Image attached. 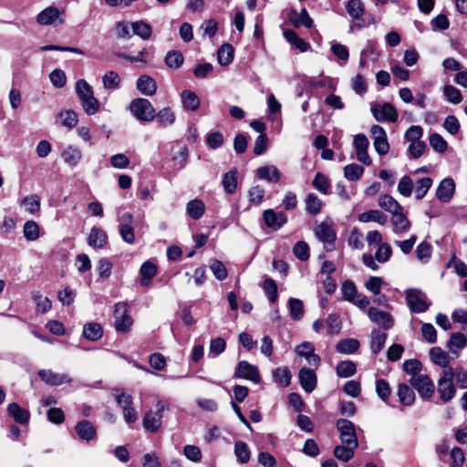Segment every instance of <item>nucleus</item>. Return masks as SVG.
Returning <instances> with one entry per match:
<instances>
[{
  "label": "nucleus",
  "instance_id": "473e14b6",
  "mask_svg": "<svg viewBox=\"0 0 467 467\" xmlns=\"http://www.w3.org/2000/svg\"><path fill=\"white\" fill-rule=\"evenodd\" d=\"M83 336L89 341H97L103 336V329L99 323L89 322L83 327Z\"/></svg>",
  "mask_w": 467,
  "mask_h": 467
},
{
  "label": "nucleus",
  "instance_id": "4468645a",
  "mask_svg": "<svg viewBox=\"0 0 467 467\" xmlns=\"http://www.w3.org/2000/svg\"><path fill=\"white\" fill-rule=\"evenodd\" d=\"M314 232L317 238L324 244V248L327 251H329L334 247V242L337 235L336 232L328 223H321L317 224L315 227Z\"/></svg>",
  "mask_w": 467,
  "mask_h": 467
},
{
  "label": "nucleus",
  "instance_id": "4be33fe9",
  "mask_svg": "<svg viewBox=\"0 0 467 467\" xmlns=\"http://www.w3.org/2000/svg\"><path fill=\"white\" fill-rule=\"evenodd\" d=\"M137 88L145 96H152L156 93L157 83L151 77L142 75L137 80Z\"/></svg>",
  "mask_w": 467,
  "mask_h": 467
},
{
  "label": "nucleus",
  "instance_id": "6e6552de",
  "mask_svg": "<svg viewBox=\"0 0 467 467\" xmlns=\"http://www.w3.org/2000/svg\"><path fill=\"white\" fill-rule=\"evenodd\" d=\"M336 426L339 431L341 443L350 446H358L355 425L352 421L347 419H338L336 422Z\"/></svg>",
  "mask_w": 467,
  "mask_h": 467
},
{
  "label": "nucleus",
  "instance_id": "1a4fd4ad",
  "mask_svg": "<svg viewBox=\"0 0 467 467\" xmlns=\"http://www.w3.org/2000/svg\"><path fill=\"white\" fill-rule=\"evenodd\" d=\"M156 407L157 410L155 412L151 410L146 412L142 420L143 427L150 432H156L160 429L162 412L168 410V406L161 400L157 402Z\"/></svg>",
  "mask_w": 467,
  "mask_h": 467
},
{
  "label": "nucleus",
  "instance_id": "dca6fc26",
  "mask_svg": "<svg viewBox=\"0 0 467 467\" xmlns=\"http://www.w3.org/2000/svg\"><path fill=\"white\" fill-rule=\"evenodd\" d=\"M368 317L372 322L382 327L385 330H389L394 326V319L392 316L389 313L376 307H369L368 309Z\"/></svg>",
  "mask_w": 467,
  "mask_h": 467
},
{
  "label": "nucleus",
  "instance_id": "7c9ffc66",
  "mask_svg": "<svg viewBox=\"0 0 467 467\" xmlns=\"http://www.w3.org/2000/svg\"><path fill=\"white\" fill-rule=\"evenodd\" d=\"M284 36L293 47L297 48L301 52H306L311 47L309 43L299 37L293 30H285Z\"/></svg>",
  "mask_w": 467,
  "mask_h": 467
},
{
  "label": "nucleus",
  "instance_id": "4c0bfd02",
  "mask_svg": "<svg viewBox=\"0 0 467 467\" xmlns=\"http://www.w3.org/2000/svg\"><path fill=\"white\" fill-rule=\"evenodd\" d=\"M61 157L65 163L71 167H75L80 161L82 154L79 149L68 146L63 150Z\"/></svg>",
  "mask_w": 467,
  "mask_h": 467
},
{
  "label": "nucleus",
  "instance_id": "7ed1b4c3",
  "mask_svg": "<svg viewBox=\"0 0 467 467\" xmlns=\"http://www.w3.org/2000/svg\"><path fill=\"white\" fill-rule=\"evenodd\" d=\"M129 109L140 121L150 122L155 119V109L147 99H134L130 103Z\"/></svg>",
  "mask_w": 467,
  "mask_h": 467
},
{
  "label": "nucleus",
  "instance_id": "58836bf2",
  "mask_svg": "<svg viewBox=\"0 0 467 467\" xmlns=\"http://www.w3.org/2000/svg\"><path fill=\"white\" fill-rule=\"evenodd\" d=\"M379 205L391 214L402 211V206L390 195H382L379 198Z\"/></svg>",
  "mask_w": 467,
  "mask_h": 467
},
{
  "label": "nucleus",
  "instance_id": "e2e57ef3",
  "mask_svg": "<svg viewBox=\"0 0 467 467\" xmlns=\"http://www.w3.org/2000/svg\"><path fill=\"white\" fill-rule=\"evenodd\" d=\"M103 87L106 89H115L119 88L120 78L115 71H108L102 77Z\"/></svg>",
  "mask_w": 467,
  "mask_h": 467
},
{
  "label": "nucleus",
  "instance_id": "423d86ee",
  "mask_svg": "<svg viewBox=\"0 0 467 467\" xmlns=\"http://www.w3.org/2000/svg\"><path fill=\"white\" fill-rule=\"evenodd\" d=\"M65 11L54 5L42 10L36 16V22L41 26H58L65 22Z\"/></svg>",
  "mask_w": 467,
  "mask_h": 467
},
{
  "label": "nucleus",
  "instance_id": "8fccbe9b",
  "mask_svg": "<svg viewBox=\"0 0 467 467\" xmlns=\"http://www.w3.org/2000/svg\"><path fill=\"white\" fill-rule=\"evenodd\" d=\"M415 252L418 260L422 264H427L430 261L432 254L431 244L426 241H423L419 244Z\"/></svg>",
  "mask_w": 467,
  "mask_h": 467
},
{
  "label": "nucleus",
  "instance_id": "6ab92c4d",
  "mask_svg": "<svg viewBox=\"0 0 467 467\" xmlns=\"http://www.w3.org/2000/svg\"><path fill=\"white\" fill-rule=\"evenodd\" d=\"M299 381L303 389L311 393L317 388V375L311 368H302L298 373Z\"/></svg>",
  "mask_w": 467,
  "mask_h": 467
},
{
  "label": "nucleus",
  "instance_id": "09e8293b",
  "mask_svg": "<svg viewBox=\"0 0 467 467\" xmlns=\"http://www.w3.org/2000/svg\"><path fill=\"white\" fill-rule=\"evenodd\" d=\"M289 314L293 320H300L304 315V305L300 299L289 298L288 300Z\"/></svg>",
  "mask_w": 467,
  "mask_h": 467
},
{
  "label": "nucleus",
  "instance_id": "ddd939ff",
  "mask_svg": "<svg viewBox=\"0 0 467 467\" xmlns=\"http://www.w3.org/2000/svg\"><path fill=\"white\" fill-rule=\"evenodd\" d=\"M118 222H119V231L121 239L129 244H134L135 234H134V228L132 226V223H133L132 214L130 213H125L119 217Z\"/></svg>",
  "mask_w": 467,
  "mask_h": 467
},
{
  "label": "nucleus",
  "instance_id": "4d7b16f0",
  "mask_svg": "<svg viewBox=\"0 0 467 467\" xmlns=\"http://www.w3.org/2000/svg\"><path fill=\"white\" fill-rule=\"evenodd\" d=\"M466 337L461 332H456L451 335L450 339L447 343V347L450 348L451 352L456 353L453 350V348L462 349L466 346Z\"/></svg>",
  "mask_w": 467,
  "mask_h": 467
},
{
  "label": "nucleus",
  "instance_id": "5fc2aeb1",
  "mask_svg": "<svg viewBox=\"0 0 467 467\" xmlns=\"http://www.w3.org/2000/svg\"><path fill=\"white\" fill-rule=\"evenodd\" d=\"M273 378L275 382L286 387L290 384L291 373L287 368H277L273 371Z\"/></svg>",
  "mask_w": 467,
  "mask_h": 467
},
{
  "label": "nucleus",
  "instance_id": "a19ab883",
  "mask_svg": "<svg viewBox=\"0 0 467 467\" xmlns=\"http://www.w3.org/2000/svg\"><path fill=\"white\" fill-rule=\"evenodd\" d=\"M183 107L189 110L194 111L200 106V99L198 96L191 90H184L181 95Z\"/></svg>",
  "mask_w": 467,
  "mask_h": 467
},
{
  "label": "nucleus",
  "instance_id": "338daca9",
  "mask_svg": "<svg viewBox=\"0 0 467 467\" xmlns=\"http://www.w3.org/2000/svg\"><path fill=\"white\" fill-rule=\"evenodd\" d=\"M443 94L446 99L452 104H459L462 100L461 91L451 85H446L443 88Z\"/></svg>",
  "mask_w": 467,
  "mask_h": 467
},
{
  "label": "nucleus",
  "instance_id": "a211bd4d",
  "mask_svg": "<svg viewBox=\"0 0 467 467\" xmlns=\"http://www.w3.org/2000/svg\"><path fill=\"white\" fill-rule=\"evenodd\" d=\"M38 376L41 380L49 386H59L72 381L71 378L67 374L56 373L50 369L39 370Z\"/></svg>",
  "mask_w": 467,
  "mask_h": 467
},
{
  "label": "nucleus",
  "instance_id": "a18cd8bd",
  "mask_svg": "<svg viewBox=\"0 0 467 467\" xmlns=\"http://www.w3.org/2000/svg\"><path fill=\"white\" fill-rule=\"evenodd\" d=\"M155 119L161 127H168L174 123L175 114L170 108H164L158 113L155 112Z\"/></svg>",
  "mask_w": 467,
  "mask_h": 467
},
{
  "label": "nucleus",
  "instance_id": "c756f323",
  "mask_svg": "<svg viewBox=\"0 0 467 467\" xmlns=\"http://www.w3.org/2000/svg\"><path fill=\"white\" fill-rule=\"evenodd\" d=\"M360 344L356 338H346L339 340L336 345V350L344 355H350L358 351Z\"/></svg>",
  "mask_w": 467,
  "mask_h": 467
},
{
  "label": "nucleus",
  "instance_id": "864d4df0",
  "mask_svg": "<svg viewBox=\"0 0 467 467\" xmlns=\"http://www.w3.org/2000/svg\"><path fill=\"white\" fill-rule=\"evenodd\" d=\"M432 185V180L430 177L420 178L416 182L415 198L421 200Z\"/></svg>",
  "mask_w": 467,
  "mask_h": 467
},
{
  "label": "nucleus",
  "instance_id": "f03ea898",
  "mask_svg": "<svg viewBox=\"0 0 467 467\" xmlns=\"http://www.w3.org/2000/svg\"><path fill=\"white\" fill-rule=\"evenodd\" d=\"M437 391L443 403L451 401L456 394V388L453 383V368L444 369L437 382Z\"/></svg>",
  "mask_w": 467,
  "mask_h": 467
},
{
  "label": "nucleus",
  "instance_id": "c85d7f7f",
  "mask_svg": "<svg viewBox=\"0 0 467 467\" xmlns=\"http://www.w3.org/2000/svg\"><path fill=\"white\" fill-rule=\"evenodd\" d=\"M361 223L376 222L380 225H385L388 222L387 215L379 210H369L358 215Z\"/></svg>",
  "mask_w": 467,
  "mask_h": 467
},
{
  "label": "nucleus",
  "instance_id": "f3484780",
  "mask_svg": "<svg viewBox=\"0 0 467 467\" xmlns=\"http://www.w3.org/2000/svg\"><path fill=\"white\" fill-rule=\"evenodd\" d=\"M347 11L351 16L355 26L362 28L366 26L363 18L365 9L360 0H348L347 3Z\"/></svg>",
  "mask_w": 467,
  "mask_h": 467
},
{
  "label": "nucleus",
  "instance_id": "e433bc0d",
  "mask_svg": "<svg viewBox=\"0 0 467 467\" xmlns=\"http://www.w3.org/2000/svg\"><path fill=\"white\" fill-rule=\"evenodd\" d=\"M187 214L193 220H199L205 212V205L202 201L194 199L186 205Z\"/></svg>",
  "mask_w": 467,
  "mask_h": 467
},
{
  "label": "nucleus",
  "instance_id": "f704fd0d",
  "mask_svg": "<svg viewBox=\"0 0 467 467\" xmlns=\"http://www.w3.org/2000/svg\"><path fill=\"white\" fill-rule=\"evenodd\" d=\"M358 446L348 444L337 445L333 450L334 456L344 462H349L354 457V451Z\"/></svg>",
  "mask_w": 467,
  "mask_h": 467
},
{
  "label": "nucleus",
  "instance_id": "2eb2a0df",
  "mask_svg": "<svg viewBox=\"0 0 467 467\" xmlns=\"http://www.w3.org/2000/svg\"><path fill=\"white\" fill-rule=\"evenodd\" d=\"M263 219L265 225L275 231L282 228L287 222V216L285 213L275 212L273 209L264 211Z\"/></svg>",
  "mask_w": 467,
  "mask_h": 467
},
{
  "label": "nucleus",
  "instance_id": "39448f33",
  "mask_svg": "<svg viewBox=\"0 0 467 467\" xmlns=\"http://www.w3.org/2000/svg\"><path fill=\"white\" fill-rule=\"evenodd\" d=\"M406 302L413 313H423L429 309L430 304L426 301L423 292L418 288H409L405 291Z\"/></svg>",
  "mask_w": 467,
  "mask_h": 467
},
{
  "label": "nucleus",
  "instance_id": "5701e85b",
  "mask_svg": "<svg viewBox=\"0 0 467 467\" xmlns=\"http://www.w3.org/2000/svg\"><path fill=\"white\" fill-rule=\"evenodd\" d=\"M391 224L395 234L405 233L410 228V222L403 213V210L392 214Z\"/></svg>",
  "mask_w": 467,
  "mask_h": 467
},
{
  "label": "nucleus",
  "instance_id": "b1692460",
  "mask_svg": "<svg viewBox=\"0 0 467 467\" xmlns=\"http://www.w3.org/2000/svg\"><path fill=\"white\" fill-rule=\"evenodd\" d=\"M108 242L106 232L99 227L93 226L88 237V243L94 248H102Z\"/></svg>",
  "mask_w": 467,
  "mask_h": 467
},
{
  "label": "nucleus",
  "instance_id": "c03bdc74",
  "mask_svg": "<svg viewBox=\"0 0 467 467\" xmlns=\"http://www.w3.org/2000/svg\"><path fill=\"white\" fill-rule=\"evenodd\" d=\"M218 63L221 66H227L234 59V47L230 44H223L217 51Z\"/></svg>",
  "mask_w": 467,
  "mask_h": 467
},
{
  "label": "nucleus",
  "instance_id": "72a5a7b5",
  "mask_svg": "<svg viewBox=\"0 0 467 467\" xmlns=\"http://www.w3.org/2000/svg\"><path fill=\"white\" fill-rule=\"evenodd\" d=\"M305 204L306 213L311 215L318 214L323 207V202L314 192H310L306 195Z\"/></svg>",
  "mask_w": 467,
  "mask_h": 467
},
{
  "label": "nucleus",
  "instance_id": "f8f14e48",
  "mask_svg": "<svg viewBox=\"0 0 467 467\" xmlns=\"http://www.w3.org/2000/svg\"><path fill=\"white\" fill-rule=\"evenodd\" d=\"M234 377L236 379L251 380L256 384L260 383L261 381L258 368L245 360H242L237 364Z\"/></svg>",
  "mask_w": 467,
  "mask_h": 467
},
{
  "label": "nucleus",
  "instance_id": "69168bd1",
  "mask_svg": "<svg viewBox=\"0 0 467 467\" xmlns=\"http://www.w3.org/2000/svg\"><path fill=\"white\" fill-rule=\"evenodd\" d=\"M21 204L26 208V210L30 213H35L40 209V198L36 194H31L26 196Z\"/></svg>",
  "mask_w": 467,
  "mask_h": 467
},
{
  "label": "nucleus",
  "instance_id": "37998d69",
  "mask_svg": "<svg viewBox=\"0 0 467 467\" xmlns=\"http://www.w3.org/2000/svg\"><path fill=\"white\" fill-rule=\"evenodd\" d=\"M234 454L237 462L244 464L250 461L251 451L244 441H238L234 444Z\"/></svg>",
  "mask_w": 467,
  "mask_h": 467
},
{
  "label": "nucleus",
  "instance_id": "20e7f679",
  "mask_svg": "<svg viewBox=\"0 0 467 467\" xmlns=\"http://www.w3.org/2000/svg\"><path fill=\"white\" fill-rule=\"evenodd\" d=\"M343 299L352 303L358 307L364 309L369 305V299L367 296L358 292L356 285L351 280H346L341 285Z\"/></svg>",
  "mask_w": 467,
  "mask_h": 467
},
{
  "label": "nucleus",
  "instance_id": "393cba45",
  "mask_svg": "<svg viewBox=\"0 0 467 467\" xmlns=\"http://www.w3.org/2000/svg\"><path fill=\"white\" fill-rule=\"evenodd\" d=\"M8 415L11 416L17 423H27L30 418L28 410L21 408L17 403L12 402L7 406Z\"/></svg>",
  "mask_w": 467,
  "mask_h": 467
},
{
  "label": "nucleus",
  "instance_id": "f257e3e1",
  "mask_svg": "<svg viewBox=\"0 0 467 467\" xmlns=\"http://www.w3.org/2000/svg\"><path fill=\"white\" fill-rule=\"evenodd\" d=\"M76 92L81 106L88 115H94L99 109V102L95 98L92 87L85 80L78 79L76 83Z\"/></svg>",
  "mask_w": 467,
  "mask_h": 467
},
{
  "label": "nucleus",
  "instance_id": "6e6d98bb",
  "mask_svg": "<svg viewBox=\"0 0 467 467\" xmlns=\"http://www.w3.org/2000/svg\"><path fill=\"white\" fill-rule=\"evenodd\" d=\"M313 186L324 194H327L330 189V182L325 174L317 172L312 182Z\"/></svg>",
  "mask_w": 467,
  "mask_h": 467
},
{
  "label": "nucleus",
  "instance_id": "bb28decb",
  "mask_svg": "<svg viewBox=\"0 0 467 467\" xmlns=\"http://www.w3.org/2000/svg\"><path fill=\"white\" fill-rule=\"evenodd\" d=\"M430 358L431 360L435 364L438 365L444 369H447L450 364V357L449 355L441 348L434 347L430 349Z\"/></svg>",
  "mask_w": 467,
  "mask_h": 467
},
{
  "label": "nucleus",
  "instance_id": "2f4dec72",
  "mask_svg": "<svg viewBox=\"0 0 467 467\" xmlns=\"http://www.w3.org/2000/svg\"><path fill=\"white\" fill-rule=\"evenodd\" d=\"M256 175L269 182H277L280 179V171L275 166H262L257 169Z\"/></svg>",
  "mask_w": 467,
  "mask_h": 467
},
{
  "label": "nucleus",
  "instance_id": "0e129e2a",
  "mask_svg": "<svg viewBox=\"0 0 467 467\" xmlns=\"http://www.w3.org/2000/svg\"><path fill=\"white\" fill-rule=\"evenodd\" d=\"M24 236L28 241H35L39 237L38 224L34 221H27L24 224Z\"/></svg>",
  "mask_w": 467,
  "mask_h": 467
},
{
  "label": "nucleus",
  "instance_id": "ea45409f",
  "mask_svg": "<svg viewBox=\"0 0 467 467\" xmlns=\"http://www.w3.org/2000/svg\"><path fill=\"white\" fill-rule=\"evenodd\" d=\"M157 273L156 265L151 262H145L142 264L140 269V274L141 275L140 285H148L150 280L154 277Z\"/></svg>",
  "mask_w": 467,
  "mask_h": 467
},
{
  "label": "nucleus",
  "instance_id": "9d476101",
  "mask_svg": "<svg viewBox=\"0 0 467 467\" xmlns=\"http://www.w3.org/2000/svg\"><path fill=\"white\" fill-rule=\"evenodd\" d=\"M410 383L422 399H431L435 391V385L428 375L420 374L410 379Z\"/></svg>",
  "mask_w": 467,
  "mask_h": 467
},
{
  "label": "nucleus",
  "instance_id": "603ef678",
  "mask_svg": "<svg viewBox=\"0 0 467 467\" xmlns=\"http://www.w3.org/2000/svg\"><path fill=\"white\" fill-rule=\"evenodd\" d=\"M364 168L358 164L352 163L344 167V176L351 182H356L361 178Z\"/></svg>",
  "mask_w": 467,
  "mask_h": 467
},
{
  "label": "nucleus",
  "instance_id": "cd10ccee",
  "mask_svg": "<svg viewBox=\"0 0 467 467\" xmlns=\"http://www.w3.org/2000/svg\"><path fill=\"white\" fill-rule=\"evenodd\" d=\"M289 18L296 26L302 25L306 28H311L313 26V19L310 17L306 8H303L300 13H297L296 10L291 11Z\"/></svg>",
  "mask_w": 467,
  "mask_h": 467
},
{
  "label": "nucleus",
  "instance_id": "3c124183",
  "mask_svg": "<svg viewBox=\"0 0 467 467\" xmlns=\"http://www.w3.org/2000/svg\"><path fill=\"white\" fill-rule=\"evenodd\" d=\"M183 56L180 51L171 50L167 53L164 62L170 68L177 69L183 63Z\"/></svg>",
  "mask_w": 467,
  "mask_h": 467
},
{
  "label": "nucleus",
  "instance_id": "aec40b11",
  "mask_svg": "<svg viewBox=\"0 0 467 467\" xmlns=\"http://www.w3.org/2000/svg\"><path fill=\"white\" fill-rule=\"evenodd\" d=\"M75 431L78 436L86 441L94 440L97 435L95 426L86 420L78 421L75 426Z\"/></svg>",
  "mask_w": 467,
  "mask_h": 467
},
{
  "label": "nucleus",
  "instance_id": "49530a36",
  "mask_svg": "<svg viewBox=\"0 0 467 467\" xmlns=\"http://www.w3.org/2000/svg\"><path fill=\"white\" fill-rule=\"evenodd\" d=\"M131 28L134 35L147 40L152 34L151 26L144 21H136L131 23Z\"/></svg>",
  "mask_w": 467,
  "mask_h": 467
},
{
  "label": "nucleus",
  "instance_id": "c9c22d12",
  "mask_svg": "<svg viewBox=\"0 0 467 467\" xmlns=\"http://www.w3.org/2000/svg\"><path fill=\"white\" fill-rule=\"evenodd\" d=\"M388 334L375 329L371 332L370 348L374 354L379 353L386 343Z\"/></svg>",
  "mask_w": 467,
  "mask_h": 467
},
{
  "label": "nucleus",
  "instance_id": "774afa93",
  "mask_svg": "<svg viewBox=\"0 0 467 467\" xmlns=\"http://www.w3.org/2000/svg\"><path fill=\"white\" fill-rule=\"evenodd\" d=\"M392 254V249L391 246L388 243L380 244L378 247V250L375 254V259L379 263H386L388 262Z\"/></svg>",
  "mask_w": 467,
  "mask_h": 467
},
{
  "label": "nucleus",
  "instance_id": "9b49d317",
  "mask_svg": "<svg viewBox=\"0 0 467 467\" xmlns=\"http://www.w3.org/2000/svg\"><path fill=\"white\" fill-rule=\"evenodd\" d=\"M128 305L119 302L114 306L115 328L118 332H127L130 330L133 321L127 314Z\"/></svg>",
  "mask_w": 467,
  "mask_h": 467
},
{
  "label": "nucleus",
  "instance_id": "a878e982",
  "mask_svg": "<svg viewBox=\"0 0 467 467\" xmlns=\"http://www.w3.org/2000/svg\"><path fill=\"white\" fill-rule=\"evenodd\" d=\"M397 396L403 406H411L415 401L414 390L405 383H400L398 385Z\"/></svg>",
  "mask_w": 467,
  "mask_h": 467
},
{
  "label": "nucleus",
  "instance_id": "680f3d73",
  "mask_svg": "<svg viewBox=\"0 0 467 467\" xmlns=\"http://www.w3.org/2000/svg\"><path fill=\"white\" fill-rule=\"evenodd\" d=\"M429 142L431 148L439 153H443L448 148L447 141L439 133L431 134Z\"/></svg>",
  "mask_w": 467,
  "mask_h": 467
},
{
  "label": "nucleus",
  "instance_id": "0eeeda50",
  "mask_svg": "<svg viewBox=\"0 0 467 467\" xmlns=\"http://www.w3.org/2000/svg\"><path fill=\"white\" fill-rule=\"evenodd\" d=\"M371 113L379 122H395L399 114L396 108L390 103H372Z\"/></svg>",
  "mask_w": 467,
  "mask_h": 467
},
{
  "label": "nucleus",
  "instance_id": "de8ad7c7",
  "mask_svg": "<svg viewBox=\"0 0 467 467\" xmlns=\"http://www.w3.org/2000/svg\"><path fill=\"white\" fill-rule=\"evenodd\" d=\"M237 171L232 170L223 175L222 184L226 193L232 194L235 192L237 186Z\"/></svg>",
  "mask_w": 467,
  "mask_h": 467
},
{
  "label": "nucleus",
  "instance_id": "79ce46f5",
  "mask_svg": "<svg viewBox=\"0 0 467 467\" xmlns=\"http://www.w3.org/2000/svg\"><path fill=\"white\" fill-rule=\"evenodd\" d=\"M357 371L356 364L351 360L340 361L336 368V372L339 378H349L355 375Z\"/></svg>",
  "mask_w": 467,
  "mask_h": 467
},
{
  "label": "nucleus",
  "instance_id": "bf43d9fd",
  "mask_svg": "<svg viewBox=\"0 0 467 467\" xmlns=\"http://www.w3.org/2000/svg\"><path fill=\"white\" fill-rule=\"evenodd\" d=\"M210 269L213 275L220 281L226 279L228 275L225 265L217 259H213L210 262Z\"/></svg>",
  "mask_w": 467,
  "mask_h": 467
},
{
  "label": "nucleus",
  "instance_id": "13d9d810",
  "mask_svg": "<svg viewBox=\"0 0 467 467\" xmlns=\"http://www.w3.org/2000/svg\"><path fill=\"white\" fill-rule=\"evenodd\" d=\"M376 392L379 398L387 402L391 394V389L389 382L384 379H379L376 381Z\"/></svg>",
  "mask_w": 467,
  "mask_h": 467
},
{
  "label": "nucleus",
  "instance_id": "052dcab7",
  "mask_svg": "<svg viewBox=\"0 0 467 467\" xmlns=\"http://www.w3.org/2000/svg\"><path fill=\"white\" fill-rule=\"evenodd\" d=\"M264 292L266 297L272 303H275L278 298L277 285L272 278H267L265 280L263 285Z\"/></svg>",
  "mask_w": 467,
  "mask_h": 467
},
{
  "label": "nucleus",
  "instance_id": "412c9836",
  "mask_svg": "<svg viewBox=\"0 0 467 467\" xmlns=\"http://www.w3.org/2000/svg\"><path fill=\"white\" fill-rule=\"evenodd\" d=\"M454 189L455 183L453 180L446 178L440 182L436 190V196L441 202H448L452 197Z\"/></svg>",
  "mask_w": 467,
  "mask_h": 467
}]
</instances>
